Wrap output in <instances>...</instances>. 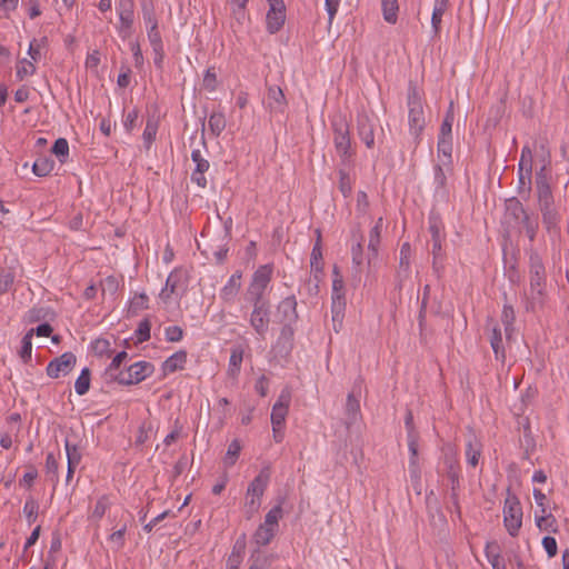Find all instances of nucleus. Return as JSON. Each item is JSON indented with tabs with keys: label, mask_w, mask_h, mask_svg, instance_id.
Masks as SVG:
<instances>
[{
	"label": "nucleus",
	"mask_w": 569,
	"mask_h": 569,
	"mask_svg": "<svg viewBox=\"0 0 569 569\" xmlns=\"http://www.w3.org/2000/svg\"><path fill=\"white\" fill-rule=\"evenodd\" d=\"M529 276L530 292L526 308L527 310H535L543 303L546 269L542 258L538 251L533 249H530L529 251Z\"/></svg>",
	"instance_id": "nucleus-1"
},
{
	"label": "nucleus",
	"mask_w": 569,
	"mask_h": 569,
	"mask_svg": "<svg viewBox=\"0 0 569 569\" xmlns=\"http://www.w3.org/2000/svg\"><path fill=\"white\" fill-rule=\"evenodd\" d=\"M270 467H263L258 476L249 483L246 492L244 513L247 519H251L261 506V499L270 482Z\"/></svg>",
	"instance_id": "nucleus-2"
},
{
	"label": "nucleus",
	"mask_w": 569,
	"mask_h": 569,
	"mask_svg": "<svg viewBox=\"0 0 569 569\" xmlns=\"http://www.w3.org/2000/svg\"><path fill=\"white\" fill-rule=\"evenodd\" d=\"M408 121L410 133L418 139L425 129L426 120L419 89L410 83L408 88Z\"/></svg>",
	"instance_id": "nucleus-3"
},
{
	"label": "nucleus",
	"mask_w": 569,
	"mask_h": 569,
	"mask_svg": "<svg viewBox=\"0 0 569 569\" xmlns=\"http://www.w3.org/2000/svg\"><path fill=\"white\" fill-rule=\"evenodd\" d=\"M522 507L518 497L507 489L503 505V523L511 537H517L522 526Z\"/></svg>",
	"instance_id": "nucleus-4"
},
{
	"label": "nucleus",
	"mask_w": 569,
	"mask_h": 569,
	"mask_svg": "<svg viewBox=\"0 0 569 569\" xmlns=\"http://www.w3.org/2000/svg\"><path fill=\"white\" fill-rule=\"evenodd\" d=\"M538 207L541 212L543 228L550 239L555 241L560 236V213L555 206L553 196L539 197Z\"/></svg>",
	"instance_id": "nucleus-5"
},
{
	"label": "nucleus",
	"mask_w": 569,
	"mask_h": 569,
	"mask_svg": "<svg viewBox=\"0 0 569 569\" xmlns=\"http://www.w3.org/2000/svg\"><path fill=\"white\" fill-rule=\"evenodd\" d=\"M333 131V144L342 162L348 161L353 152L351 148L350 129L343 117H336L331 121Z\"/></svg>",
	"instance_id": "nucleus-6"
},
{
	"label": "nucleus",
	"mask_w": 569,
	"mask_h": 569,
	"mask_svg": "<svg viewBox=\"0 0 569 569\" xmlns=\"http://www.w3.org/2000/svg\"><path fill=\"white\" fill-rule=\"evenodd\" d=\"M405 426L407 429V441H408V449L410 452L409 458V471L411 475V478L419 479L420 477V469L418 463V432L415 429L413 426V416L411 411H408L405 418Z\"/></svg>",
	"instance_id": "nucleus-7"
},
{
	"label": "nucleus",
	"mask_w": 569,
	"mask_h": 569,
	"mask_svg": "<svg viewBox=\"0 0 569 569\" xmlns=\"http://www.w3.org/2000/svg\"><path fill=\"white\" fill-rule=\"evenodd\" d=\"M154 371V366L149 361H138L122 370L119 385L129 386L137 385L150 377Z\"/></svg>",
	"instance_id": "nucleus-8"
},
{
	"label": "nucleus",
	"mask_w": 569,
	"mask_h": 569,
	"mask_svg": "<svg viewBox=\"0 0 569 569\" xmlns=\"http://www.w3.org/2000/svg\"><path fill=\"white\" fill-rule=\"evenodd\" d=\"M270 308V305L256 306L252 307V311L250 313L249 323L257 336L261 339L266 338L269 329L271 313Z\"/></svg>",
	"instance_id": "nucleus-9"
},
{
	"label": "nucleus",
	"mask_w": 569,
	"mask_h": 569,
	"mask_svg": "<svg viewBox=\"0 0 569 569\" xmlns=\"http://www.w3.org/2000/svg\"><path fill=\"white\" fill-rule=\"evenodd\" d=\"M269 10L266 17L267 30L273 34L278 32L286 20V6L283 0H268Z\"/></svg>",
	"instance_id": "nucleus-10"
},
{
	"label": "nucleus",
	"mask_w": 569,
	"mask_h": 569,
	"mask_svg": "<svg viewBox=\"0 0 569 569\" xmlns=\"http://www.w3.org/2000/svg\"><path fill=\"white\" fill-rule=\"evenodd\" d=\"M76 362L77 358L72 352H64L48 363L47 375L53 379L59 378L61 375L66 376L73 369Z\"/></svg>",
	"instance_id": "nucleus-11"
},
{
	"label": "nucleus",
	"mask_w": 569,
	"mask_h": 569,
	"mask_svg": "<svg viewBox=\"0 0 569 569\" xmlns=\"http://www.w3.org/2000/svg\"><path fill=\"white\" fill-rule=\"evenodd\" d=\"M191 160L196 167L191 172L190 180L199 188L204 189L208 184L204 173L210 169V162L202 156L199 149L191 151Z\"/></svg>",
	"instance_id": "nucleus-12"
},
{
	"label": "nucleus",
	"mask_w": 569,
	"mask_h": 569,
	"mask_svg": "<svg viewBox=\"0 0 569 569\" xmlns=\"http://www.w3.org/2000/svg\"><path fill=\"white\" fill-rule=\"evenodd\" d=\"M291 401V393L289 389H283L278 397V400L272 407L271 411V425L283 426L286 417L288 415L289 406Z\"/></svg>",
	"instance_id": "nucleus-13"
},
{
	"label": "nucleus",
	"mask_w": 569,
	"mask_h": 569,
	"mask_svg": "<svg viewBox=\"0 0 569 569\" xmlns=\"http://www.w3.org/2000/svg\"><path fill=\"white\" fill-rule=\"evenodd\" d=\"M411 256L412 250L409 242H405L400 247L399 266L396 274L398 286L401 288L402 283L409 279L411 273Z\"/></svg>",
	"instance_id": "nucleus-14"
},
{
	"label": "nucleus",
	"mask_w": 569,
	"mask_h": 569,
	"mask_svg": "<svg viewBox=\"0 0 569 569\" xmlns=\"http://www.w3.org/2000/svg\"><path fill=\"white\" fill-rule=\"evenodd\" d=\"M297 299L295 296H289L282 299L278 305V312L282 325H295L298 321Z\"/></svg>",
	"instance_id": "nucleus-15"
},
{
	"label": "nucleus",
	"mask_w": 569,
	"mask_h": 569,
	"mask_svg": "<svg viewBox=\"0 0 569 569\" xmlns=\"http://www.w3.org/2000/svg\"><path fill=\"white\" fill-rule=\"evenodd\" d=\"M317 240L313 244L311 256H310V268L311 272L315 276V280L317 283H320L321 277L323 273V263H322V246H321V232L319 229L316 230Z\"/></svg>",
	"instance_id": "nucleus-16"
},
{
	"label": "nucleus",
	"mask_w": 569,
	"mask_h": 569,
	"mask_svg": "<svg viewBox=\"0 0 569 569\" xmlns=\"http://www.w3.org/2000/svg\"><path fill=\"white\" fill-rule=\"evenodd\" d=\"M287 104V99L281 88L278 86H270L266 98L267 108L273 113H283Z\"/></svg>",
	"instance_id": "nucleus-17"
},
{
	"label": "nucleus",
	"mask_w": 569,
	"mask_h": 569,
	"mask_svg": "<svg viewBox=\"0 0 569 569\" xmlns=\"http://www.w3.org/2000/svg\"><path fill=\"white\" fill-rule=\"evenodd\" d=\"M241 271H236L233 274H231L227 283L220 290L219 296L223 302L231 303L234 301L241 288Z\"/></svg>",
	"instance_id": "nucleus-18"
},
{
	"label": "nucleus",
	"mask_w": 569,
	"mask_h": 569,
	"mask_svg": "<svg viewBox=\"0 0 569 569\" xmlns=\"http://www.w3.org/2000/svg\"><path fill=\"white\" fill-rule=\"evenodd\" d=\"M428 230L431 234L432 244H436V247L438 248V244H441L442 241L445 240L446 233L442 219L440 214L436 211H431L428 217Z\"/></svg>",
	"instance_id": "nucleus-19"
},
{
	"label": "nucleus",
	"mask_w": 569,
	"mask_h": 569,
	"mask_svg": "<svg viewBox=\"0 0 569 569\" xmlns=\"http://www.w3.org/2000/svg\"><path fill=\"white\" fill-rule=\"evenodd\" d=\"M489 326H491L489 341H490L492 351L495 353V358H496V360L503 363L505 359H506V350H505V346H503L501 330H500L498 323H496L493 321H490Z\"/></svg>",
	"instance_id": "nucleus-20"
},
{
	"label": "nucleus",
	"mask_w": 569,
	"mask_h": 569,
	"mask_svg": "<svg viewBox=\"0 0 569 569\" xmlns=\"http://www.w3.org/2000/svg\"><path fill=\"white\" fill-rule=\"evenodd\" d=\"M181 280L182 273L180 270L174 269L169 273L164 288L159 293V297L163 302H169L172 295H178V290L181 287Z\"/></svg>",
	"instance_id": "nucleus-21"
},
{
	"label": "nucleus",
	"mask_w": 569,
	"mask_h": 569,
	"mask_svg": "<svg viewBox=\"0 0 569 569\" xmlns=\"http://www.w3.org/2000/svg\"><path fill=\"white\" fill-rule=\"evenodd\" d=\"M293 337H295V328L293 325H282L280 330V335L277 339L274 348L281 355H289L293 348Z\"/></svg>",
	"instance_id": "nucleus-22"
},
{
	"label": "nucleus",
	"mask_w": 569,
	"mask_h": 569,
	"mask_svg": "<svg viewBox=\"0 0 569 569\" xmlns=\"http://www.w3.org/2000/svg\"><path fill=\"white\" fill-rule=\"evenodd\" d=\"M127 359L128 353L126 351H121L112 358L110 365L107 367L103 373L106 382H118L120 380V376L122 375L120 367L126 362Z\"/></svg>",
	"instance_id": "nucleus-23"
},
{
	"label": "nucleus",
	"mask_w": 569,
	"mask_h": 569,
	"mask_svg": "<svg viewBox=\"0 0 569 569\" xmlns=\"http://www.w3.org/2000/svg\"><path fill=\"white\" fill-rule=\"evenodd\" d=\"M358 136L367 148L375 146V124L367 116L358 117L357 120Z\"/></svg>",
	"instance_id": "nucleus-24"
},
{
	"label": "nucleus",
	"mask_w": 569,
	"mask_h": 569,
	"mask_svg": "<svg viewBox=\"0 0 569 569\" xmlns=\"http://www.w3.org/2000/svg\"><path fill=\"white\" fill-rule=\"evenodd\" d=\"M382 222H383V220L380 217L369 232L368 266H370L372 263V261L378 257Z\"/></svg>",
	"instance_id": "nucleus-25"
},
{
	"label": "nucleus",
	"mask_w": 569,
	"mask_h": 569,
	"mask_svg": "<svg viewBox=\"0 0 569 569\" xmlns=\"http://www.w3.org/2000/svg\"><path fill=\"white\" fill-rule=\"evenodd\" d=\"M246 551V535H241L232 546L227 559V569H239Z\"/></svg>",
	"instance_id": "nucleus-26"
},
{
	"label": "nucleus",
	"mask_w": 569,
	"mask_h": 569,
	"mask_svg": "<svg viewBox=\"0 0 569 569\" xmlns=\"http://www.w3.org/2000/svg\"><path fill=\"white\" fill-rule=\"evenodd\" d=\"M517 227L518 231L520 233L525 232L530 243H532L536 240L539 228L538 217L535 213H530L527 211L526 214L522 216L521 222H518Z\"/></svg>",
	"instance_id": "nucleus-27"
},
{
	"label": "nucleus",
	"mask_w": 569,
	"mask_h": 569,
	"mask_svg": "<svg viewBox=\"0 0 569 569\" xmlns=\"http://www.w3.org/2000/svg\"><path fill=\"white\" fill-rule=\"evenodd\" d=\"M244 348L241 345H236L231 348L227 375L232 379H237L241 371L243 361Z\"/></svg>",
	"instance_id": "nucleus-28"
},
{
	"label": "nucleus",
	"mask_w": 569,
	"mask_h": 569,
	"mask_svg": "<svg viewBox=\"0 0 569 569\" xmlns=\"http://www.w3.org/2000/svg\"><path fill=\"white\" fill-rule=\"evenodd\" d=\"M187 358L188 353L184 350H179L174 352L162 363L163 373L169 375L178 370L184 369Z\"/></svg>",
	"instance_id": "nucleus-29"
},
{
	"label": "nucleus",
	"mask_w": 569,
	"mask_h": 569,
	"mask_svg": "<svg viewBox=\"0 0 569 569\" xmlns=\"http://www.w3.org/2000/svg\"><path fill=\"white\" fill-rule=\"evenodd\" d=\"M437 151L439 161L447 170H452V138L438 137Z\"/></svg>",
	"instance_id": "nucleus-30"
},
{
	"label": "nucleus",
	"mask_w": 569,
	"mask_h": 569,
	"mask_svg": "<svg viewBox=\"0 0 569 569\" xmlns=\"http://www.w3.org/2000/svg\"><path fill=\"white\" fill-rule=\"evenodd\" d=\"M526 212L527 210L518 199L511 198L506 202V219L509 223L517 226Z\"/></svg>",
	"instance_id": "nucleus-31"
},
{
	"label": "nucleus",
	"mask_w": 569,
	"mask_h": 569,
	"mask_svg": "<svg viewBox=\"0 0 569 569\" xmlns=\"http://www.w3.org/2000/svg\"><path fill=\"white\" fill-rule=\"evenodd\" d=\"M549 179H550V172H549L548 166L543 164L536 172L537 198L552 194L551 188L549 184Z\"/></svg>",
	"instance_id": "nucleus-32"
},
{
	"label": "nucleus",
	"mask_w": 569,
	"mask_h": 569,
	"mask_svg": "<svg viewBox=\"0 0 569 569\" xmlns=\"http://www.w3.org/2000/svg\"><path fill=\"white\" fill-rule=\"evenodd\" d=\"M272 267L270 264L260 266L252 274L250 284L266 292L271 281Z\"/></svg>",
	"instance_id": "nucleus-33"
},
{
	"label": "nucleus",
	"mask_w": 569,
	"mask_h": 569,
	"mask_svg": "<svg viewBox=\"0 0 569 569\" xmlns=\"http://www.w3.org/2000/svg\"><path fill=\"white\" fill-rule=\"evenodd\" d=\"M452 170H447L442 162H439L433 168V184L435 193L446 196L447 190V174Z\"/></svg>",
	"instance_id": "nucleus-34"
},
{
	"label": "nucleus",
	"mask_w": 569,
	"mask_h": 569,
	"mask_svg": "<svg viewBox=\"0 0 569 569\" xmlns=\"http://www.w3.org/2000/svg\"><path fill=\"white\" fill-rule=\"evenodd\" d=\"M346 426L348 429L351 428L353 423H356L361 413H360V403L357 398H355L353 393H349L346 401Z\"/></svg>",
	"instance_id": "nucleus-35"
},
{
	"label": "nucleus",
	"mask_w": 569,
	"mask_h": 569,
	"mask_svg": "<svg viewBox=\"0 0 569 569\" xmlns=\"http://www.w3.org/2000/svg\"><path fill=\"white\" fill-rule=\"evenodd\" d=\"M159 129V118L156 114L147 118L146 128L142 133L143 147L147 151L150 150L153 141L156 140Z\"/></svg>",
	"instance_id": "nucleus-36"
},
{
	"label": "nucleus",
	"mask_w": 569,
	"mask_h": 569,
	"mask_svg": "<svg viewBox=\"0 0 569 569\" xmlns=\"http://www.w3.org/2000/svg\"><path fill=\"white\" fill-rule=\"evenodd\" d=\"M351 257H352V278L356 280H360V274L362 271L363 264V247H362V237L352 244L351 247Z\"/></svg>",
	"instance_id": "nucleus-37"
},
{
	"label": "nucleus",
	"mask_w": 569,
	"mask_h": 569,
	"mask_svg": "<svg viewBox=\"0 0 569 569\" xmlns=\"http://www.w3.org/2000/svg\"><path fill=\"white\" fill-rule=\"evenodd\" d=\"M277 531L278 530L272 527H266V525L260 523L252 537L253 542L257 545V549L260 550V547L269 545Z\"/></svg>",
	"instance_id": "nucleus-38"
},
{
	"label": "nucleus",
	"mask_w": 569,
	"mask_h": 569,
	"mask_svg": "<svg viewBox=\"0 0 569 569\" xmlns=\"http://www.w3.org/2000/svg\"><path fill=\"white\" fill-rule=\"evenodd\" d=\"M482 445L475 437L470 438L466 445L467 463L477 467L481 457Z\"/></svg>",
	"instance_id": "nucleus-39"
},
{
	"label": "nucleus",
	"mask_w": 569,
	"mask_h": 569,
	"mask_svg": "<svg viewBox=\"0 0 569 569\" xmlns=\"http://www.w3.org/2000/svg\"><path fill=\"white\" fill-rule=\"evenodd\" d=\"M116 9L119 22H134V0H118Z\"/></svg>",
	"instance_id": "nucleus-40"
},
{
	"label": "nucleus",
	"mask_w": 569,
	"mask_h": 569,
	"mask_svg": "<svg viewBox=\"0 0 569 569\" xmlns=\"http://www.w3.org/2000/svg\"><path fill=\"white\" fill-rule=\"evenodd\" d=\"M381 11L386 22L390 24L397 23L399 12L398 0H381Z\"/></svg>",
	"instance_id": "nucleus-41"
},
{
	"label": "nucleus",
	"mask_w": 569,
	"mask_h": 569,
	"mask_svg": "<svg viewBox=\"0 0 569 569\" xmlns=\"http://www.w3.org/2000/svg\"><path fill=\"white\" fill-rule=\"evenodd\" d=\"M209 130L213 137H219L226 129L227 121L222 111H213L208 121Z\"/></svg>",
	"instance_id": "nucleus-42"
},
{
	"label": "nucleus",
	"mask_w": 569,
	"mask_h": 569,
	"mask_svg": "<svg viewBox=\"0 0 569 569\" xmlns=\"http://www.w3.org/2000/svg\"><path fill=\"white\" fill-rule=\"evenodd\" d=\"M54 168V161L48 157H39L32 166V172L38 177H47Z\"/></svg>",
	"instance_id": "nucleus-43"
},
{
	"label": "nucleus",
	"mask_w": 569,
	"mask_h": 569,
	"mask_svg": "<svg viewBox=\"0 0 569 569\" xmlns=\"http://www.w3.org/2000/svg\"><path fill=\"white\" fill-rule=\"evenodd\" d=\"M246 300L252 306L270 305L269 299L266 297V292L261 289L254 288L249 284L246 293Z\"/></svg>",
	"instance_id": "nucleus-44"
},
{
	"label": "nucleus",
	"mask_w": 569,
	"mask_h": 569,
	"mask_svg": "<svg viewBox=\"0 0 569 569\" xmlns=\"http://www.w3.org/2000/svg\"><path fill=\"white\" fill-rule=\"evenodd\" d=\"M16 281V271L13 268L0 269V295H4L12 289Z\"/></svg>",
	"instance_id": "nucleus-45"
},
{
	"label": "nucleus",
	"mask_w": 569,
	"mask_h": 569,
	"mask_svg": "<svg viewBox=\"0 0 569 569\" xmlns=\"http://www.w3.org/2000/svg\"><path fill=\"white\" fill-rule=\"evenodd\" d=\"M515 319H516V316H515L513 308L510 305H505L503 309H502V313H501V321L505 326L506 338L508 340L511 338L512 333L515 332V327H513Z\"/></svg>",
	"instance_id": "nucleus-46"
},
{
	"label": "nucleus",
	"mask_w": 569,
	"mask_h": 569,
	"mask_svg": "<svg viewBox=\"0 0 569 569\" xmlns=\"http://www.w3.org/2000/svg\"><path fill=\"white\" fill-rule=\"evenodd\" d=\"M46 473L53 486L59 482V462L52 452L46 458Z\"/></svg>",
	"instance_id": "nucleus-47"
},
{
	"label": "nucleus",
	"mask_w": 569,
	"mask_h": 569,
	"mask_svg": "<svg viewBox=\"0 0 569 569\" xmlns=\"http://www.w3.org/2000/svg\"><path fill=\"white\" fill-rule=\"evenodd\" d=\"M91 372L89 368H83L74 382V390L79 396L86 395L90 389Z\"/></svg>",
	"instance_id": "nucleus-48"
},
{
	"label": "nucleus",
	"mask_w": 569,
	"mask_h": 569,
	"mask_svg": "<svg viewBox=\"0 0 569 569\" xmlns=\"http://www.w3.org/2000/svg\"><path fill=\"white\" fill-rule=\"evenodd\" d=\"M68 465L78 467L82 459V453L77 443H72L68 438L64 441Z\"/></svg>",
	"instance_id": "nucleus-49"
},
{
	"label": "nucleus",
	"mask_w": 569,
	"mask_h": 569,
	"mask_svg": "<svg viewBox=\"0 0 569 569\" xmlns=\"http://www.w3.org/2000/svg\"><path fill=\"white\" fill-rule=\"evenodd\" d=\"M345 311H346V297L345 296L331 297L332 322H339L340 319H343Z\"/></svg>",
	"instance_id": "nucleus-50"
},
{
	"label": "nucleus",
	"mask_w": 569,
	"mask_h": 569,
	"mask_svg": "<svg viewBox=\"0 0 569 569\" xmlns=\"http://www.w3.org/2000/svg\"><path fill=\"white\" fill-rule=\"evenodd\" d=\"M283 511H282V503L279 502L277 506L271 508L266 517L264 521L262 522L266 525V527H272L273 529H279V520L282 518Z\"/></svg>",
	"instance_id": "nucleus-51"
},
{
	"label": "nucleus",
	"mask_w": 569,
	"mask_h": 569,
	"mask_svg": "<svg viewBox=\"0 0 569 569\" xmlns=\"http://www.w3.org/2000/svg\"><path fill=\"white\" fill-rule=\"evenodd\" d=\"M432 270L437 274V277H441L443 270H445V256L442 252V243L438 244V248L436 244H432Z\"/></svg>",
	"instance_id": "nucleus-52"
},
{
	"label": "nucleus",
	"mask_w": 569,
	"mask_h": 569,
	"mask_svg": "<svg viewBox=\"0 0 569 569\" xmlns=\"http://www.w3.org/2000/svg\"><path fill=\"white\" fill-rule=\"evenodd\" d=\"M272 556L262 553L259 549H254L250 556L251 565L248 569H266L271 562Z\"/></svg>",
	"instance_id": "nucleus-53"
},
{
	"label": "nucleus",
	"mask_w": 569,
	"mask_h": 569,
	"mask_svg": "<svg viewBox=\"0 0 569 569\" xmlns=\"http://www.w3.org/2000/svg\"><path fill=\"white\" fill-rule=\"evenodd\" d=\"M536 525L540 531H549V532L558 531L557 520L551 513L536 516Z\"/></svg>",
	"instance_id": "nucleus-54"
},
{
	"label": "nucleus",
	"mask_w": 569,
	"mask_h": 569,
	"mask_svg": "<svg viewBox=\"0 0 569 569\" xmlns=\"http://www.w3.org/2000/svg\"><path fill=\"white\" fill-rule=\"evenodd\" d=\"M532 170L518 169V192L520 194H529L531 190Z\"/></svg>",
	"instance_id": "nucleus-55"
},
{
	"label": "nucleus",
	"mask_w": 569,
	"mask_h": 569,
	"mask_svg": "<svg viewBox=\"0 0 569 569\" xmlns=\"http://www.w3.org/2000/svg\"><path fill=\"white\" fill-rule=\"evenodd\" d=\"M51 152L57 156L61 163H64L69 156V143L64 138H59L54 141Z\"/></svg>",
	"instance_id": "nucleus-56"
},
{
	"label": "nucleus",
	"mask_w": 569,
	"mask_h": 569,
	"mask_svg": "<svg viewBox=\"0 0 569 569\" xmlns=\"http://www.w3.org/2000/svg\"><path fill=\"white\" fill-rule=\"evenodd\" d=\"M455 120V114L452 111V102L450 103L449 110L447 111L445 119L440 126V131L438 137L442 138H452V124Z\"/></svg>",
	"instance_id": "nucleus-57"
},
{
	"label": "nucleus",
	"mask_w": 569,
	"mask_h": 569,
	"mask_svg": "<svg viewBox=\"0 0 569 569\" xmlns=\"http://www.w3.org/2000/svg\"><path fill=\"white\" fill-rule=\"evenodd\" d=\"M240 451H241L240 441L238 439L232 440L228 447L226 457L223 459L224 465L227 467L233 466L240 455Z\"/></svg>",
	"instance_id": "nucleus-58"
},
{
	"label": "nucleus",
	"mask_w": 569,
	"mask_h": 569,
	"mask_svg": "<svg viewBox=\"0 0 569 569\" xmlns=\"http://www.w3.org/2000/svg\"><path fill=\"white\" fill-rule=\"evenodd\" d=\"M37 68L32 61L23 58L18 62L16 77L19 80H23L27 76H32Z\"/></svg>",
	"instance_id": "nucleus-59"
},
{
	"label": "nucleus",
	"mask_w": 569,
	"mask_h": 569,
	"mask_svg": "<svg viewBox=\"0 0 569 569\" xmlns=\"http://www.w3.org/2000/svg\"><path fill=\"white\" fill-rule=\"evenodd\" d=\"M32 336H33V329H31L29 332H27L22 340H21V349L19 351V355L23 362H28L31 359V352H32Z\"/></svg>",
	"instance_id": "nucleus-60"
},
{
	"label": "nucleus",
	"mask_w": 569,
	"mask_h": 569,
	"mask_svg": "<svg viewBox=\"0 0 569 569\" xmlns=\"http://www.w3.org/2000/svg\"><path fill=\"white\" fill-rule=\"evenodd\" d=\"M38 509H39L38 502L32 497H29L23 507V513L26 515V518L29 523H32L36 521V519L38 517Z\"/></svg>",
	"instance_id": "nucleus-61"
},
{
	"label": "nucleus",
	"mask_w": 569,
	"mask_h": 569,
	"mask_svg": "<svg viewBox=\"0 0 569 569\" xmlns=\"http://www.w3.org/2000/svg\"><path fill=\"white\" fill-rule=\"evenodd\" d=\"M126 532H127V525L123 523L118 530L113 531L109 536V541L114 545L117 550H120L124 547L126 543Z\"/></svg>",
	"instance_id": "nucleus-62"
},
{
	"label": "nucleus",
	"mask_w": 569,
	"mask_h": 569,
	"mask_svg": "<svg viewBox=\"0 0 569 569\" xmlns=\"http://www.w3.org/2000/svg\"><path fill=\"white\" fill-rule=\"evenodd\" d=\"M151 323L148 319L140 321L136 330L137 340L144 342L150 339Z\"/></svg>",
	"instance_id": "nucleus-63"
},
{
	"label": "nucleus",
	"mask_w": 569,
	"mask_h": 569,
	"mask_svg": "<svg viewBox=\"0 0 569 569\" xmlns=\"http://www.w3.org/2000/svg\"><path fill=\"white\" fill-rule=\"evenodd\" d=\"M119 288V282L113 276H109L101 281L102 295L109 293L110 296L116 295Z\"/></svg>",
	"instance_id": "nucleus-64"
}]
</instances>
